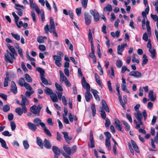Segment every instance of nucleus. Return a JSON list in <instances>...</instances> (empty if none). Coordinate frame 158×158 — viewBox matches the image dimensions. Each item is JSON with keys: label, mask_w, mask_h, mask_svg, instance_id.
Masks as SVG:
<instances>
[{"label": "nucleus", "mask_w": 158, "mask_h": 158, "mask_svg": "<svg viewBox=\"0 0 158 158\" xmlns=\"http://www.w3.org/2000/svg\"><path fill=\"white\" fill-rule=\"evenodd\" d=\"M9 50L12 53H9V55L5 54V60L6 62L12 63L13 62V59H15L14 55L16 54V53L15 48L13 47Z\"/></svg>", "instance_id": "1"}, {"label": "nucleus", "mask_w": 158, "mask_h": 158, "mask_svg": "<svg viewBox=\"0 0 158 158\" xmlns=\"http://www.w3.org/2000/svg\"><path fill=\"white\" fill-rule=\"evenodd\" d=\"M88 38L89 41L90 43L91 52L89 54V56L91 58L95 57L94 54V48L93 42V37L92 34L90 29L89 30V33L88 34Z\"/></svg>", "instance_id": "2"}, {"label": "nucleus", "mask_w": 158, "mask_h": 158, "mask_svg": "<svg viewBox=\"0 0 158 158\" xmlns=\"http://www.w3.org/2000/svg\"><path fill=\"white\" fill-rule=\"evenodd\" d=\"M63 148L65 152L69 155L75 153L77 150V147L75 145L73 146L71 148L68 145L64 144Z\"/></svg>", "instance_id": "3"}, {"label": "nucleus", "mask_w": 158, "mask_h": 158, "mask_svg": "<svg viewBox=\"0 0 158 158\" xmlns=\"http://www.w3.org/2000/svg\"><path fill=\"white\" fill-rule=\"evenodd\" d=\"M41 108L42 107L40 105H38L37 106L35 105H34L30 107V110L32 113L37 114V116H39L40 115V112Z\"/></svg>", "instance_id": "4"}, {"label": "nucleus", "mask_w": 158, "mask_h": 158, "mask_svg": "<svg viewBox=\"0 0 158 158\" xmlns=\"http://www.w3.org/2000/svg\"><path fill=\"white\" fill-rule=\"evenodd\" d=\"M142 115L143 116L144 120V121H146L147 116V112L146 110H143L142 112V114L140 113L139 111H137V113L136 114H134L135 117L138 120L142 119L143 118Z\"/></svg>", "instance_id": "5"}, {"label": "nucleus", "mask_w": 158, "mask_h": 158, "mask_svg": "<svg viewBox=\"0 0 158 158\" xmlns=\"http://www.w3.org/2000/svg\"><path fill=\"white\" fill-rule=\"evenodd\" d=\"M22 100L21 105L22 108L24 110V113H26L27 112V108L26 106V103L27 102H28V100L27 98L23 95H21Z\"/></svg>", "instance_id": "6"}, {"label": "nucleus", "mask_w": 158, "mask_h": 158, "mask_svg": "<svg viewBox=\"0 0 158 158\" xmlns=\"http://www.w3.org/2000/svg\"><path fill=\"white\" fill-rule=\"evenodd\" d=\"M89 12L94 18V19L95 22H97L99 20V15L97 10H91Z\"/></svg>", "instance_id": "7"}, {"label": "nucleus", "mask_w": 158, "mask_h": 158, "mask_svg": "<svg viewBox=\"0 0 158 158\" xmlns=\"http://www.w3.org/2000/svg\"><path fill=\"white\" fill-rule=\"evenodd\" d=\"M114 125L115 127L119 131L123 132L122 130V124H121L120 121L118 118H116L114 120Z\"/></svg>", "instance_id": "8"}, {"label": "nucleus", "mask_w": 158, "mask_h": 158, "mask_svg": "<svg viewBox=\"0 0 158 158\" xmlns=\"http://www.w3.org/2000/svg\"><path fill=\"white\" fill-rule=\"evenodd\" d=\"M85 23L86 25H89L91 23L92 17L89 14L85 12L84 13Z\"/></svg>", "instance_id": "9"}, {"label": "nucleus", "mask_w": 158, "mask_h": 158, "mask_svg": "<svg viewBox=\"0 0 158 158\" xmlns=\"http://www.w3.org/2000/svg\"><path fill=\"white\" fill-rule=\"evenodd\" d=\"M86 92L85 93V98L87 102H90V99L93 98L92 95L90 93V88L86 89Z\"/></svg>", "instance_id": "10"}, {"label": "nucleus", "mask_w": 158, "mask_h": 158, "mask_svg": "<svg viewBox=\"0 0 158 158\" xmlns=\"http://www.w3.org/2000/svg\"><path fill=\"white\" fill-rule=\"evenodd\" d=\"M90 144L88 143V146L91 148H93L95 147L93 137V135L92 131H91L90 132Z\"/></svg>", "instance_id": "11"}, {"label": "nucleus", "mask_w": 158, "mask_h": 158, "mask_svg": "<svg viewBox=\"0 0 158 158\" xmlns=\"http://www.w3.org/2000/svg\"><path fill=\"white\" fill-rule=\"evenodd\" d=\"M130 76H132L136 78H139L142 76L141 73L139 71H133L131 72L128 74Z\"/></svg>", "instance_id": "12"}, {"label": "nucleus", "mask_w": 158, "mask_h": 158, "mask_svg": "<svg viewBox=\"0 0 158 158\" xmlns=\"http://www.w3.org/2000/svg\"><path fill=\"white\" fill-rule=\"evenodd\" d=\"M102 107L100 108V110H101V108H102L103 109V110L104 109L106 112L108 113L110 112V110L109 107L106 102L104 99H102Z\"/></svg>", "instance_id": "13"}, {"label": "nucleus", "mask_w": 158, "mask_h": 158, "mask_svg": "<svg viewBox=\"0 0 158 158\" xmlns=\"http://www.w3.org/2000/svg\"><path fill=\"white\" fill-rule=\"evenodd\" d=\"M36 70L40 73V79L41 81L45 78V75H44L45 71L44 69H42L40 67H39L37 68Z\"/></svg>", "instance_id": "14"}, {"label": "nucleus", "mask_w": 158, "mask_h": 158, "mask_svg": "<svg viewBox=\"0 0 158 158\" xmlns=\"http://www.w3.org/2000/svg\"><path fill=\"white\" fill-rule=\"evenodd\" d=\"M10 89L11 91L14 94H16L17 93V87L15 82L14 81L11 82Z\"/></svg>", "instance_id": "15"}, {"label": "nucleus", "mask_w": 158, "mask_h": 158, "mask_svg": "<svg viewBox=\"0 0 158 158\" xmlns=\"http://www.w3.org/2000/svg\"><path fill=\"white\" fill-rule=\"evenodd\" d=\"M62 134L64 135V138L66 141L68 143H70V141L72 139V136H69L68 133L67 132L64 131L62 132Z\"/></svg>", "instance_id": "16"}, {"label": "nucleus", "mask_w": 158, "mask_h": 158, "mask_svg": "<svg viewBox=\"0 0 158 158\" xmlns=\"http://www.w3.org/2000/svg\"><path fill=\"white\" fill-rule=\"evenodd\" d=\"M43 142L44 146L46 148L48 149H50L51 148V144L48 140L46 139H45Z\"/></svg>", "instance_id": "17"}, {"label": "nucleus", "mask_w": 158, "mask_h": 158, "mask_svg": "<svg viewBox=\"0 0 158 158\" xmlns=\"http://www.w3.org/2000/svg\"><path fill=\"white\" fill-rule=\"evenodd\" d=\"M81 83L82 86L84 88L87 89L90 88L89 84L86 81L84 77H82Z\"/></svg>", "instance_id": "18"}, {"label": "nucleus", "mask_w": 158, "mask_h": 158, "mask_svg": "<svg viewBox=\"0 0 158 158\" xmlns=\"http://www.w3.org/2000/svg\"><path fill=\"white\" fill-rule=\"evenodd\" d=\"M52 150L55 154V155L59 156L61 154V151L57 146H53L52 147Z\"/></svg>", "instance_id": "19"}, {"label": "nucleus", "mask_w": 158, "mask_h": 158, "mask_svg": "<svg viewBox=\"0 0 158 158\" xmlns=\"http://www.w3.org/2000/svg\"><path fill=\"white\" fill-rule=\"evenodd\" d=\"M36 142L38 145L41 148L43 149L44 147V143L42 139L39 136L36 138Z\"/></svg>", "instance_id": "20"}, {"label": "nucleus", "mask_w": 158, "mask_h": 158, "mask_svg": "<svg viewBox=\"0 0 158 158\" xmlns=\"http://www.w3.org/2000/svg\"><path fill=\"white\" fill-rule=\"evenodd\" d=\"M27 126L30 129L33 131H35L37 129L36 125L31 122L27 123Z\"/></svg>", "instance_id": "21"}, {"label": "nucleus", "mask_w": 158, "mask_h": 158, "mask_svg": "<svg viewBox=\"0 0 158 158\" xmlns=\"http://www.w3.org/2000/svg\"><path fill=\"white\" fill-rule=\"evenodd\" d=\"M131 142L132 145L135 151L138 153H139L140 151L139 147L135 142L133 140H131Z\"/></svg>", "instance_id": "22"}, {"label": "nucleus", "mask_w": 158, "mask_h": 158, "mask_svg": "<svg viewBox=\"0 0 158 158\" xmlns=\"http://www.w3.org/2000/svg\"><path fill=\"white\" fill-rule=\"evenodd\" d=\"M91 90L92 91V93L95 99L97 101H99L100 99L99 95L98 94V91L96 90L93 89H92Z\"/></svg>", "instance_id": "23"}, {"label": "nucleus", "mask_w": 158, "mask_h": 158, "mask_svg": "<svg viewBox=\"0 0 158 158\" xmlns=\"http://www.w3.org/2000/svg\"><path fill=\"white\" fill-rule=\"evenodd\" d=\"M149 10V6H148L145 9V11L142 12V15L143 18H147V15L148 14Z\"/></svg>", "instance_id": "24"}, {"label": "nucleus", "mask_w": 158, "mask_h": 158, "mask_svg": "<svg viewBox=\"0 0 158 158\" xmlns=\"http://www.w3.org/2000/svg\"><path fill=\"white\" fill-rule=\"evenodd\" d=\"M50 97L53 102H56L58 101V97L56 94L53 93L50 96Z\"/></svg>", "instance_id": "25"}, {"label": "nucleus", "mask_w": 158, "mask_h": 158, "mask_svg": "<svg viewBox=\"0 0 158 158\" xmlns=\"http://www.w3.org/2000/svg\"><path fill=\"white\" fill-rule=\"evenodd\" d=\"M44 91L45 93L48 95H51L53 93L52 90L47 87H45Z\"/></svg>", "instance_id": "26"}, {"label": "nucleus", "mask_w": 158, "mask_h": 158, "mask_svg": "<svg viewBox=\"0 0 158 158\" xmlns=\"http://www.w3.org/2000/svg\"><path fill=\"white\" fill-rule=\"evenodd\" d=\"M153 90H151L150 91L148 94V97L150 98L151 101L152 102L154 101L156 99V97L153 96Z\"/></svg>", "instance_id": "27"}, {"label": "nucleus", "mask_w": 158, "mask_h": 158, "mask_svg": "<svg viewBox=\"0 0 158 158\" xmlns=\"http://www.w3.org/2000/svg\"><path fill=\"white\" fill-rule=\"evenodd\" d=\"M15 112L19 115L21 116L23 113H24V110L21 107H17L15 109Z\"/></svg>", "instance_id": "28"}, {"label": "nucleus", "mask_w": 158, "mask_h": 158, "mask_svg": "<svg viewBox=\"0 0 158 158\" xmlns=\"http://www.w3.org/2000/svg\"><path fill=\"white\" fill-rule=\"evenodd\" d=\"M0 142L1 143V145L2 147L6 149H8V147L6 146V144L5 141L1 138H0Z\"/></svg>", "instance_id": "29"}, {"label": "nucleus", "mask_w": 158, "mask_h": 158, "mask_svg": "<svg viewBox=\"0 0 158 158\" xmlns=\"http://www.w3.org/2000/svg\"><path fill=\"white\" fill-rule=\"evenodd\" d=\"M95 77L96 82L99 85H101L102 82L101 81L100 77L97 73H95Z\"/></svg>", "instance_id": "30"}, {"label": "nucleus", "mask_w": 158, "mask_h": 158, "mask_svg": "<svg viewBox=\"0 0 158 158\" xmlns=\"http://www.w3.org/2000/svg\"><path fill=\"white\" fill-rule=\"evenodd\" d=\"M149 52L151 54V57L152 59H155L156 58V50L155 49H149Z\"/></svg>", "instance_id": "31"}, {"label": "nucleus", "mask_w": 158, "mask_h": 158, "mask_svg": "<svg viewBox=\"0 0 158 158\" xmlns=\"http://www.w3.org/2000/svg\"><path fill=\"white\" fill-rule=\"evenodd\" d=\"M143 60L142 65V66H144L147 63L148 59H147V56L145 54H143Z\"/></svg>", "instance_id": "32"}, {"label": "nucleus", "mask_w": 158, "mask_h": 158, "mask_svg": "<svg viewBox=\"0 0 158 158\" xmlns=\"http://www.w3.org/2000/svg\"><path fill=\"white\" fill-rule=\"evenodd\" d=\"M26 83L25 80L23 77L20 78L18 81V84L21 86H23L24 85V84Z\"/></svg>", "instance_id": "33"}, {"label": "nucleus", "mask_w": 158, "mask_h": 158, "mask_svg": "<svg viewBox=\"0 0 158 158\" xmlns=\"http://www.w3.org/2000/svg\"><path fill=\"white\" fill-rule=\"evenodd\" d=\"M25 78L26 80L28 82H31L32 81L31 78L28 73H26L25 74Z\"/></svg>", "instance_id": "34"}, {"label": "nucleus", "mask_w": 158, "mask_h": 158, "mask_svg": "<svg viewBox=\"0 0 158 158\" xmlns=\"http://www.w3.org/2000/svg\"><path fill=\"white\" fill-rule=\"evenodd\" d=\"M41 120V119L38 118H34L33 120V122L35 124V125H36V126L38 127L40 125V123Z\"/></svg>", "instance_id": "35"}, {"label": "nucleus", "mask_w": 158, "mask_h": 158, "mask_svg": "<svg viewBox=\"0 0 158 158\" xmlns=\"http://www.w3.org/2000/svg\"><path fill=\"white\" fill-rule=\"evenodd\" d=\"M50 23L51 25L50 29L55 28V25L53 18L51 17L49 18Z\"/></svg>", "instance_id": "36"}, {"label": "nucleus", "mask_w": 158, "mask_h": 158, "mask_svg": "<svg viewBox=\"0 0 158 158\" xmlns=\"http://www.w3.org/2000/svg\"><path fill=\"white\" fill-rule=\"evenodd\" d=\"M118 98L120 104L123 108L124 110H126V108L125 106V104H126L124 103L123 102V100L122 99V96H119V97H118Z\"/></svg>", "instance_id": "37"}, {"label": "nucleus", "mask_w": 158, "mask_h": 158, "mask_svg": "<svg viewBox=\"0 0 158 158\" xmlns=\"http://www.w3.org/2000/svg\"><path fill=\"white\" fill-rule=\"evenodd\" d=\"M100 111L101 112L100 115L102 118L104 119H106V114L102 108H101V110H100Z\"/></svg>", "instance_id": "38"}, {"label": "nucleus", "mask_w": 158, "mask_h": 158, "mask_svg": "<svg viewBox=\"0 0 158 158\" xmlns=\"http://www.w3.org/2000/svg\"><path fill=\"white\" fill-rule=\"evenodd\" d=\"M122 122L124 125L127 131L129 130L130 127L129 125L125 120H122Z\"/></svg>", "instance_id": "39"}, {"label": "nucleus", "mask_w": 158, "mask_h": 158, "mask_svg": "<svg viewBox=\"0 0 158 158\" xmlns=\"http://www.w3.org/2000/svg\"><path fill=\"white\" fill-rule=\"evenodd\" d=\"M105 145L107 147L108 150H111V147L110 140L106 139Z\"/></svg>", "instance_id": "40"}, {"label": "nucleus", "mask_w": 158, "mask_h": 158, "mask_svg": "<svg viewBox=\"0 0 158 158\" xmlns=\"http://www.w3.org/2000/svg\"><path fill=\"white\" fill-rule=\"evenodd\" d=\"M91 109L92 111L93 115L94 117L96 115V110L95 105L94 104H93L91 105Z\"/></svg>", "instance_id": "41"}, {"label": "nucleus", "mask_w": 158, "mask_h": 158, "mask_svg": "<svg viewBox=\"0 0 158 158\" xmlns=\"http://www.w3.org/2000/svg\"><path fill=\"white\" fill-rule=\"evenodd\" d=\"M11 34L12 36L16 40L19 41L20 40V36L18 34H14L13 33H12Z\"/></svg>", "instance_id": "42"}, {"label": "nucleus", "mask_w": 158, "mask_h": 158, "mask_svg": "<svg viewBox=\"0 0 158 158\" xmlns=\"http://www.w3.org/2000/svg\"><path fill=\"white\" fill-rule=\"evenodd\" d=\"M10 108L9 106L7 104H6L3 106V110L4 112H6L10 110Z\"/></svg>", "instance_id": "43"}, {"label": "nucleus", "mask_w": 158, "mask_h": 158, "mask_svg": "<svg viewBox=\"0 0 158 158\" xmlns=\"http://www.w3.org/2000/svg\"><path fill=\"white\" fill-rule=\"evenodd\" d=\"M55 86L56 89L60 91H63V89L62 87L57 82L55 83Z\"/></svg>", "instance_id": "44"}, {"label": "nucleus", "mask_w": 158, "mask_h": 158, "mask_svg": "<svg viewBox=\"0 0 158 158\" xmlns=\"http://www.w3.org/2000/svg\"><path fill=\"white\" fill-rule=\"evenodd\" d=\"M12 14V15L14 18L15 21V23H18V20L19 18V17L17 15L15 14V12H13Z\"/></svg>", "instance_id": "45"}, {"label": "nucleus", "mask_w": 158, "mask_h": 158, "mask_svg": "<svg viewBox=\"0 0 158 158\" xmlns=\"http://www.w3.org/2000/svg\"><path fill=\"white\" fill-rule=\"evenodd\" d=\"M23 143L24 148L27 149L29 147V145L27 140H24L23 141Z\"/></svg>", "instance_id": "46"}, {"label": "nucleus", "mask_w": 158, "mask_h": 158, "mask_svg": "<svg viewBox=\"0 0 158 158\" xmlns=\"http://www.w3.org/2000/svg\"><path fill=\"white\" fill-rule=\"evenodd\" d=\"M15 8L18 11L17 13V14L20 16H22L23 15V10L17 7H15Z\"/></svg>", "instance_id": "47"}, {"label": "nucleus", "mask_w": 158, "mask_h": 158, "mask_svg": "<svg viewBox=\"0 0 158 158\" xmlns=\"http://www.w3.org/2000/svg\"><path fill=\"white\" fill-rule=\"evenodd\" d=\"M88 1V0H81V3L84 9H85L87 6Z\"/></svg>", "instance_id": "48"}, {"label": "nucleus", "mask_w": 158, "mask_h": 158, "mask_svg": "<svg viewBox=\"0 0 158 158\" xmlns=\"http://www.w3.org/2000/svg\"><path fill=\"white\" fill-rule=\"evenodd\" d=\"M104 134L106 137V139L110 140L111 137V135L110 133L109 132L107 131L105 132Z\"/></svg>", "instance_id": "49"}, {"label": "nucleus", "mask_w": 158, "mask_h": 158, "mask_svg": "<svg viewBox=\"0 0 158 158\" xmlns=\"http://www.w3.org/2000/svg\"><path fill=\"white\" fill-rule=\"evenodd\" d=\"M116 65L118 68H121L123 65V63L121 60H117L116 62Z\"/></svg>", "instance_id": "50"}, {"label": "nucleus", "mask_w": 158, "mask_h": 158, "mask_svg": "<svg viewBox=\"0 0 158 158\" xmlns=\"http://www.w3.org/2000/svg\"><path fill=\"white\" fill-rule=\"evenodd\" d=\"M76 12L77 16H80L81 13V8H77L76 9Z\"/></svg>", "instance_id": "51"}, {"label": "nucleus", "mask_w": 158, "mask_h": 158, "mask_svg": "<svg viewBox=\"0 0 158 158\" xmlns=\"http://www.w3.org/2000/svg\"><path fill=\"white\" fill-rule=\"evenodd\" d=\"M117 50L118 53L119 55H122V52L123 51L124 49L122 48H121L120 45H118V46Z\"/></svg>", "instance_id": "52"}, {"label": "nucleus", "mask_w": 158, "mask_h": 158, "mask_svg": "<svg viewBox=\"0 0 158 158\" xmlns=\"http://www.w3.org/2000/svg\"><path fill=\"white\" fill-rule=\"evenodd\" d=\"M37 41L39 43H44V42L43 37L41 36H39L37 38Z\"/></svg>", "instance_id": "53"}, {"label": "nucleus", "mask_w": 158, "mask_h": 158, "mask_svg": "<svg viewBox=\"0 0 158 158\" xmlns=\"http://www.w3.org/2000/svg\"><path fill=\"white\" fill-rule=\"evenodd\" d=\"M23 86L27 90L31 91L32 89V88L30 85L27 83H25Z\"/></svg>", "instance_id": "54"}, {"label": "nucleus", "mask_w": 158, "mask_h": 158, "mask_svg": "<svg viewBox=\"0 0 158 158\" xmlns=\"http://www.w3.org/2000/svg\"><path fill=\"white\" fill-rule=\"evenodd\" d=\"M53 57L55 61H61V60L62 58L61 57L59 56L54 55Z\"/></svg>", "instance_id": "55"}, {"label": "nucleus", "mask_w": 158, "mask_h": 158, "mask_svg": "<svg viewBox=\"0 0 158 158\" xmlns=\"http://www.w3.org/2000/svg\"><path fill=\"white\" fill-rule=\"evenodd\" d=\"M151 17L155 21H157V22H158V17L157 15H153L151 14Z\"/></svg>", "instance_id": "56"}, {"label": "nucleus", "mask_w": 158, "mask_h": 158, "mask_svg": "<svg viewBox=\"0 0 158 158\" xmlns=\"http://www.w3.org/2000/svg\"><path fill=\"white\" fill-rule=\"evenodd\" d=\"M10 125L12 130L14 131L16 127L15 123L14 122L11 121L10 122Z\"/></svg>", "instance_id": "57"}, {"label": "nucleus", "mask_w": 158, "mask_h": 158, "mask_svg": "<svg viewBox=\"0 0 158 158\" xmlns=\"http://www.w3.org/2000/svg\"><path fill=\"white\" fill-rule=\"evenodd\" d=\"M2 134L5 136H10L12 135V134H10L8 131H5L2 132Z\"/></svg>", "instance_id": "58"}, {"label": "nucleus", "mask_w": 158, "mask_h": 158, "mask_svg": "<svg viewBox=\"0 0 158 158\" xmlns=\"http://www.w3.org/2000/svg\"><path fill=\"white\" fill-rule=\"evenodd\" d=\"M105 9L109 11H111L112 10V6L110 4H108L104 8V11H105Z\"/></svg>", "instance_id": "59"}, {"label": "nucleus", "mask_w": 158, "mask_h": 158, "mask_svg": "<svg viewBox=\"0 0 158 158\" xmlns=\"http://www.w3.org/2000/svg\"><path fill=\"white\" fill-rule=\"evenodd\" d=\"M62 102L65 106H67L68 104L67 101L64 96H63L62 98Z\"/></svg>", "instance_id": "60"}, {"label": "nucleus", "mask_w": 158, "mask_h": 158, "mask_svg": "<svg viewBox=\"0 0 158 158\" xmlns=\"http://www.w3.org/2000/svg\"><path fill=\"white\" fill-rule=\"evenodd\" d=\"M44 131L46 133V135L49 137H51L52 136V134L49 130L47 128H45L44 130Z\"/></svg>", "instance_id": "61"}, {"label": "nucleus", "mask_w": 158, "mask_h": 158, "mask_svg": "<svg viewBox=\"0 0 158 158\" xmlns=\"http://www.w3.org/2000/svg\"><path fill=\"white\" fill-rule=\"evenodd\" d=\"M39 48L42 51H44L46 49L45 46L43 44L40 45L39 46Z\"/></svg>", "instance_id": "62"}, {"label": "nucleus", "mask_w": 158, "mask_h": 158, "mask_svg": "<svg viewBox=\"0 0 158 158\" xmlns=\"http://www.w3.org/2000/svg\"><path fill=\"white\" fill-rule=\"evenodd\" d=\"M110 124V121L108 118H107L106 120L105 126L106 127H108Z\"/></svg>", "instance_id": "63"}, {"label": "nucleus", "mask_w": 158, "mask_h": 158, "mask_svg": "<svg viewBox=\"0 0 158 158\" xmlns=\"http://www.w3.org/2000/svg\"><path fill=\"white\" fill-rule=\"evenodd\" d=\"M21 67L23 70L25 72H28V70L26 67L23 62H22L21 64Z\"/></svg>", "instance_id": "64"}]
</instances>
